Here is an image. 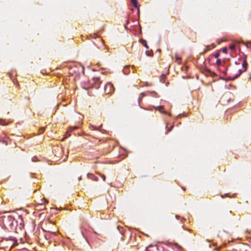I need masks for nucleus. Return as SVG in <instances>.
Returning <instances> with one entry per match:
<instances>
[{
  "label": "nucleus",
  "instance_id": "obj_9",
  "mask_svg": "<svg viewBox=\"0 0 251 251\" xmlns=\"http://www.w3.org/2000/svg\"><path fill=\"white\" fill-rule=\"evenodd\" d=\"M155 109L159 111L160 113L167 114V112L164 110V107L163 106L156 107Z\"/></svg>",
  "mask_w": 251,
  "mask_h": 251
},
{
  "label": "nucleus",
  "instance_id": "obj_26",
  "mask_svg": "<svg viewBox=\"0 0 251 251\" xmlns=\"http://www.w3.org/2000/svg\"><path fill=\"white\" fill-rule=\"evenodd\" d=\"M77 128V126H73V127H72V129H73V130H74V129H76Z\"/></svg>",
  "mask_w": 251,
  "mask_h": 251
},
{
  "label": "nucleus",
  "instance_id": "obj_32",
  "mask_svg": "<svg viewBox=\"0 0 251 251\" xmlns=\"http://www.w3.org/2000/svg\"><path fill=\"white\" fill-rule=\"evenodd\" d=\"M125 28H126V25H125Z\"/></svg>",
  "mask_w": 251,
  "mask_h": 251
},
{
  "label": "nucleus",
  "instance_id": "obj_24",
  "mask_svg": "<svg viewBox=\"0 0 251 251\" xmlns=\"http://www.w3.org/2000/svg\"><path fill=\"white\" fill-rule=\"evenodd\" d=\"M12 81L14 84L18 85V81L16 79H14L12 80Z\"/></svg>",
  "mask_w": 251,
  "mask_h": 251
},
{
  "label": "nucleus",
  "instance_id": "obj_28",
  "mask_svg": "<svg viewBox=\"0 0 251 251\" xmlns=\"http://www.w3.org/2000/svg\"><path fill=\"white\" fill-rule=\"evenodd\" d=\"M128 23H129V21H128V20H127L126 21V25H127Z\"/></svg>",
  "mask_w": 251,
  "mask_h": 251
},
{
  "label": "nucleus",
  "instance_id": "obj_27",
  "mask_svg": "<svg viewBox=\"0 0 251 251\" xmlns=\"http://www.w3.org/2000/svg\"><path fill=\"white\" fill-rule=\"evenodd\" d=\"M78 180H81V176H80L78 177Z\"/></svg>",
  "mask_w": 251,
  "mask_h": 251
},
{
  "label": "nucleus",
  "instance_id": "obj_1",
  "mask_svg": "<svg viewBox=\"0 0 251 251\" xmlns=\"http://www.w3.org/2000/svg\"><path fill=\"white\" fill-rule=\"evenodd\" d=\"M0 224L8 230L12 231L15 229L17 221L11 216L0 214Z\"/></svg>",
  "mask_w": 251,
  "mask_h": 251
},
{
  "label": "nucleus",
  "instance_id": "obj_13",
  "mask_svg": "<svg viewBox=\"0 0 251 251\" xmlns=\"http://www.w3.org/2000/svg\"><path fill=\"white\" fill-rule=\"evenodd\" d=\"M132 3H133L134 6L135 8H138L137 1V0H131Z\"/></svg>",
  "mask_w": 251,
  "mask_h": 251
},
{
  "label": "nucleus",
  "instance_id": "obj_16",
  "mask_svg": "<svg viewBox=\"0 0 251 251\" xmlns=\"http://www.w3.org/2000/svg\"><path fill=\"white\" fill-rule=\"evenodd\" d=\"M117 228L119 230L120 232L123 234V228L122 227H120V226H118Z\"/></svg>",
  "mask_w": 251,
  "mask_h": 251
},
{
  "label": "nucleus",
  "instance_id": "obj_33",
  "mask_svg": "<svg viewBox=\"0 0 251 251\" xmlns=\"http://www.w3.org/2000/svg\"><path fill=\"white\" fill-rule=\"evenodd\" d=\"M212 47L213 48H214L215 47V46L214 45H212Z\"/></svg>",
  "mask_w": 251,
  "mask_h": 251
},
{
  "label": "nucleus",
  "instance_id": "obj_17",
  "mask_svg": "<svg viewBox=\"0 0 251 251\" xmlns=\"http://www.w3.org/2000/svg\"><path fill=\"white\" fill-rule=\"evenodd\" d=\"M216 64L219 66L221 65V60L220 59H218L216 61Z\"/></svg>",
  "mask_w": 251,
  "mask_h": 251
},
{
  "label": "nucleus",
  "instance_id": "obj_6",
  "mask_svg": "<svg viewBox=\"0 0 251 251\" xmlns=\"http://www.w3.org/2000/svg\"><path fill=\"white\" fill-rule=\"evenodd\" d=\"M147 96H148V94H147V93H146V92L141 93L140 94L138 99V103L139 105L140 104V103H141V101L142 100L143 98L144 97Z\"/></svg>",
  "mask_w": 251,
  "mask_h": 251
},
{
  "label": "nucleus",
  "instance_id": "obj_29",
  "mask_svg": "<svg viewBox=\"0 0 251 251\" xmlns=\"http://www.w3.org/2000/svg\"><path fill=\"white\" fill-rule=\"evenodd\" d=\"M176 219H178V217H179V216H177V215H176Z\"/></svg>",
  "mask_w": 251,
  "mask_h": 251
},
{
  "label": "nucleus",
  "instance_id": "obj_10",
  "mask_svg": "<svg viewBox=\"0 0 251 251\" xmlns=\"http://www.w3.org/2000/svg\"><path fill=\"white\" fill-rule=\"evenodd\" d=\"M140 42L146 49H149V46H148L145 40L141 39Z\"/></svg>",
  "mask_w": 251,
  "mask_h": 251
},
{
  "label": "nucleus",
  "instance_id": "obj_23",
  "mask_svg": "<svg viewBox=\"0 0 251 251\" xmlns=\"http://www.w3.org/2000/svg\"><path fill=\"white\" fill-rule=\"evenodd\" d=\"M227 49L226 48H224L222 50V51H223V52H224V53H227Z\"/></svg>",
  "mask_w": 251,
  "mask_h": 251
},
{
  "label": "nucleus",
  "instance_id": "obj_7",
  "mask_svg": "<svg viewBox=\"0 0 251 251\" xmlns=\"http://www.w3.org/2000/svg\"><path fill=\"white\" fill-rule=\"evenodd\" d=\"M146 93H147L148 94V96L158 98V94L154 91H147L146 92Z\"/></svg>",
  "mask_w": 251,
  "mask_h": 251
},
{
  "label": "nucleus",
  "instance_id": "obj_5",
  "mask_svg": "<svg viewBox=\"0 0 251 251\" xmlns=\"http://www.w3.org/2000/svg\"><path fill=\"white\" fill-rule=\"evenodd\" d=\"M93 87L96 89H98L100 87L101 81L99 77H95L93 79Z\"/></svg>",
  "mask_w": 251,
  "mask_h": 251
},
{
  "label": "nucleus",
  "instance_id": "obj_21",
  "mask_svg": "<svg viewBox=\"0 0 251 251\" xmlns=\"http://www.w3.org/2000/svg\"><path fill=\"white\" fill-rule=\"evenodd\" d=\"M214 57L216 58H217L219 59V57L220 56V53L219 52H217L214 55Z\"/></svg>",
  "mask_w": 251,
  "mask_h": 251
},
{
  "label": "nucleus",
  "instance_id": "obj_3",
  "mask_svg": "<svg viewBox=\"0 0 251 251\" xmlns=\"http://www.w3.org/2000/svg\"><path fill=\"white\" fill-rule=\"evenodd\" d=\"M248 66V63L246 60H244L243 63H242V67L243 68V70H240L239 71V74L236 75L233 78H232V80L235 79V78H237L243 72H245L247 70V68Z\"/></svg>",
  "mask_w": 251,
  "mask_h": 251
},
{
  "label": "nucleus",
  "instance_id": "obj_14",
  "mask_svg": "<svg viewBox=\"0 0 251 251\" xmlns=\"http://www.w3.org/2000/svg\"><path fill=\"white\" fill-rule=\"evenodd\" d=\"M97 174L102 178V179H103V180L104 181H105L106 177H105V176L104 175H101V174H100V173H97Z\"/></svg>",
  "mask_w": 251,
  "mask_h": 251
},
{
  "label": "nucleus",
  "instance_id": "obj_11",
  "mask_svg": "<svg viewBox=\"0 0 251 251\" xmlns=\"http://www.w3.org/2000/svg\"><path fill=\"white\" fill-rule=\"evenodd\" d=\"M87 176L88 177H89V176H91V177H90V178L92 179H93L95 181H97L98 180V178L97 176H94L92 174H88Z\"/></svg>",
  "mask_w": 251,
  "mask_h": 251
},
{
  "label": "nucleus",
  "instance_id": "obj_19",
  "mask_svg": "<svg viewBox=\"0 0 251 251\" xmlns=\"http://www.w3.org/2000/svg\"><path fill=\"white\" fill-rule=\"evenodd\" d=\"M39 130L40 133H42L45 130V127H41L39 128Z\"/></svg>",
  "mask_w": 251,
  "mask_h": 251
},
{
  "label": "nucleus",
  "instance_id": "obj_4",
  "mask_svg": "<svg viewBox=\"0 0 251 251\" xmlns=\"http://www.w3.org/2000/svg\"><path fill=\"white\" fill-rule=\"evenodd\" d=\"M48 223L49 224H52L53 226H54V223L52 222H49ZM43 230L45 232H48L50 233H51L52 234H55L56 232V229L54 226L52 227H50L48 226L46 227V229L43 228Z\"/></svg>",
  "mask_w": 251,
  "mask_h": 251
},
{
  "label": "nucleus",
  "instance_id": "obj_15",
  "mask_svg": "<svg viewBox=\"0 0 251 251\" xmlns=\"http://www.w3.org/2000/svg\"><path fill=\"white\" fill-rule=\"evenodd\" d=\"M229 48L230 50H233L235 49V46L233 44L230 45L229 47Z\"/></svg>",
  "mask_w": 251,
  "mask_h": 251
},
{
  "label": "nucleus",
  "instance_id": "obj_22",
  "mask_svg": "<svg viewBox=\"0 0 251 251\" xmlns=\"http://www.w3.org/2000/svg\"><path fill=\"white\" fill-rule=\"evenodd\" d=\"M173 127H174V126H172L170 128H169L167 129V131L166 132V134H167L169 132H170L172 129Z\"/></svg>",
  "mask_w": 251,
  "mask_h": 251
},
{
  "label": "nucleus",
  "instance_id": "obj_30",
  "mask_svg": "<svg viewBox=\"0 0 251 251\" xmlns=\"http://www.w3.org/2000/svg\"><path fill=\"white\" fill-rule=\"evenodd\" d=\"M162 77H163V78H165V75H162Z\"/></svg>",
  "mask_w": 251,
  "mask_h": 251
},
{
  "label": "nucleus",
  "instance_id": "obj_18",
  "mask_svg": "<svg viewBox=\"0 0 251 251\" xmlns=\"http://www.w3.org/2000/svg\"><path fill=\"white\" fill-rule=\"evenodd\" d=\"M211 49L210 46H207L206 49L203 51V53H205L208 50H210Z\"/></svg>",
  "mask_w": 251,
  "mask_h": 251
},
{
  "label": "nucleus",
  "instance_id": "obj_34",
  "mask_svg": "<svg viewBox=\"0 0 251 251\" xmlns=\"http://www.w3.org/2000/svg\"><path fill=\"white\" fill-rule=\"evenodd\" d=\"M183 190H185V188H182Z\"/></svg>",
  "mask_w": 251,
  "mask_h": 251
},
{
  "label": "nucleus",
  "instance_id": "obj_12",
  "mask_svg": "<svg viewBox=\"0 0 251 251\" xmlns=\"http://www.w3.org/2000/svg\"><path fill=\"white\" fill-rule=\"evenodd\" d=\"M176 61L177 62V64H180L181 63V58L178 56V55H176Z\"/></svg>",
  "mask_w": 251,
  "mask_h": 251
},
{
  "label": "nucleus",
  "instance_id": "obj_2",
  "mask_svg": "<svg viewBox=\"0 0 251 251\" xmlns=\"http://www.w3.org/2000/svg\"><path fill=\"white\" fill-rule=\"evenodd\" d=\"M104 91L106 94H108L114 92V88L111 83H107L105 85Z\"/></svg>",
  "mask_w": 251,
  "mask_h": 251
},
{
  "label": "nucleus",
  "instance_id": "obj_8",
  "mask_svg": "<svg viewBox=\"0 0 251 251\" xmlns=\"http://www.w3.org/2000/svg\"><path fill=\"white\" fill-rule=\"evenodd\" d=\"M204 73L205 74V75H211V76H213V75H215V74L212 72H211L209 69H207V68H206L204 70Z\"/></svg>",
  "mask_w": 251,
  "mask_h": 251
},
{
  "label": "nucleus",
  "instance_id": "obj_20",
  "mask_svg": "<svg viewBox=\"0 0 251 251\" xmlns=\"http://www.w3.org/2000/svg\"><path fill=\"white\" fill-rule=\"evenodd\" d=\"M91 36L93 38H96L99 37V36L96 33H94L92 35H91Z\"/></svg>",
  "mask_w": 251,
  "mask_h": 251
},
{
  "label": "nucleus",
  "instance_id": "obj_31",
  "mask_svg": "<svg viewBox=\"0 0 251 251\" xmlns=\"http://www.w3.org/2000/svg\"><path fill=\"white\" fill-rule=\"evenodd\" d=\"M184 219L183 218L181 219V222H182Z\"/></svg>",
  "mask_w": 251,
  "mask_h": 251
},
{
  "label": "nucleus",
  "instance_id": "obj_25",
  "mask_svg": "<svg viewBox=\"0 0 251 251\" xmlns=\"http://www.w3.org/2000/svg\"><path fill=\"white\" fill-rule=\"evenodd\" d=\"M146 53L147 54V55L148 56H151V55H152V54H150V53H148V51H146Z\"/></svg>",
  "mask_w": 251,
  "mask_h": 251
}]
</instances>
